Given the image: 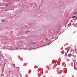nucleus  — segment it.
Masks as SVG:
<instances>
[{"label": "nucleus", "instance_id": "nucleus-11", "mask_svg": "<svg viewBox=\"0 0 77 77\" xmlns=\"http://www.w3.org/2000/svg\"><path fill=\"white\" fill-rule=\"evenodd\" d=\"M11 32V33H12V32Z\"/></svg>", "mask_w": 77, "mask_h": 77}, {"label": "nucleus", "instance_id": "nucleus-1", "mask_svg": "<svg viewBox=\"0 0 77 77\" xmlns=\"http://www.w3.org/2000/svg\"><path fill=\"white\" fill-rule=\"evenodd\" d=\"M69 51H70V53H71L72 51V49L71 48H69Z\"/></svg>", "mask_w": 77, "mask_h": 77}, {"label": "nucleus", "instance_id": "nucleus-7", "mask_svg": "<svg viewBox=\"0 0 77 77\" xmlns=\"http://www.w3.org/2000/svg\"><path fill=\"white\" fill-rule=\"evenodd\" d=\"M8 73L9 74H10L11 73V71H9L8 72Z\"/></svg>", "mask_w": 77, "mask_h": 77}, {"label": "nucleus", "instance_id": "nucleus-2", "mask_svg": "<svg viewBox=\"0 0 77 77\" xmlns=\"http://www.w3.org/2000/svg\"><path fill=\"white\" fill-rule=\"evenodd\" d=\"M77 51V49L75 48H74V52H75Z\"/></svg>", "mask_w": 77, "mask_h": 77}, {"label": "nucleus", "instance_id": "nucleus-12", "mask_svg": "<svg viewBox=\"0 0 77 77\" xmlns=\"http://www.w3.org/2000/svg\"><path fill=\"white\" fill-rule=\"evenodd\" d=\"M11 32V33H12V32Z\"/></svg>", "mask_w": 77, "mask_h": 77}, {"label": "nucleus", "instance_id": "nucleus-9", "mask_svg": "<svg viewBox=\"0 0 77 77\" xmlns=\"http://www.w3.org/2000/svg\"><path fill=\"white\" fill-rule=\"evenodd\" d=\"M7 6H8V5H7Z\"/></svg>", "mask_w": 77, "mask_h": 77}, {"label": "nucleus", "instance_id": "nucleus-4", "mask_svg": "<svg viewBox=\"0 0 77 77\" xmlns=\"http://www.w3.org/2000/svg\"><path fill=\"white\" fill-rule=\"evenodd\" d=\"M69 51V49H68L67 51L66 52V53H68V51Z\"/></svg>", "mask_w": 77, "mask_h": 77}, {"label": "nucleus", "instance_id": "nucleus-5", "mask_svg": "<svg viewBox=\"0 0 77 77\" xmlns=\"http://www.w3.org/2000/svg\"><path fill=\"white\" fill-rule=\"evenodd\" d=\"M45 41H48V38H46L45 39Z\"/></svg>", "mask_w": 77, "mask_h": 77}, {"label": "nucleus", "instance_id": "nucleus-3", "mask_svg": "<svg viewBox=\"0 0 77 77\" xmlns=\"http://www.w3.org/2000/svg\"><path fill=\"white\" fill-rule=\"evenodd\" d=\"M75 17H76V16H72V18H75Z\"/></svg>", "mask_w": 77, "mask_h": 77}, {"label": "nucleus", "instance_id": "nucleus-10", "mask_svg": "<svg viewBox=\"0 0 77 77\" xmlns=\"http://www.w3.org/2000/svg\"><path fill=\"white\" fill-rule=\"evenodd\" d=\"M11 32V33H12V32Z\"/></svg>", "mask_w": 77, "mask_h": 77}, {"label": "nucleus", "instance_id": "nucleus-6", "mask_svg": "<svg viewBox=\"0 0 77 77\" xmlns=\"http://www.w3.org/2000/svg\"><path fill=\"white\" fill-rule=\"evenodd\" d=\"M13 66H14V67H15V64H13Z\"/></svg>", "mask_w": 77, "mask_h": 77}, {"label": "nucleus", "instance_id": "nucleus-8", "mask_svg": "<svg viewBox=\"0 0 77 77\" xmlns=\"http://www.w3.org/2000/svg\"><path fill=\"white\" fill-rule=\"evenodd\" d=\"M66 53H65V54H66V56H67V54H66Z\"/></svg>", "mask_w": 77, "mask_h": 77}]
</instances>
